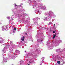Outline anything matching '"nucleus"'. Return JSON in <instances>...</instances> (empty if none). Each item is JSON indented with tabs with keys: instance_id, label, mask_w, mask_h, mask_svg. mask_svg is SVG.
Segmentation results:
<instances>
[{
	"instance_id": "f257e3e1",
	"label": "nucleus",
	"mask_w": 65,
	"mask_h": 65,
	"mask_svg": "<svg viewBox=\"0 0 65 65\" xmlns=\"http://www.w3.org/2000/svg\"><path fill=\"white\" fill-rule=\"evenodd\" d=\"M4 40L3 39H1L0 41L1 43H3L2 45H5V43H4Z\"/></svg>"
},
{
	"instance_id": "f03ea898",
	"label": "nucleus",
	"mask_w": 65,
	"mask_h": 65,
	"mask_svg": "<svg viewBox=\"0 0 65 65\" xmlns=\"http://www.w3.org/2000/svg\"><path fill=\"white\" fill-rule=\"evenodd\" d=\"M24 39H25V37L24 36H23V37H22L21 38V40L22 41H24Z\"/></svg>"
},
{
	"instance_id": "7ed1b4c3",
	"label": "nucleus",
	"mask_w": 65,
	"mask_h": 65,
	"mask_svg": "<svg viewBox=\"0 0 65 65\" xmlns=\"http://www.w3.org/2000/svg\"><path fill=\"white\" fill-rule=\"evenodd\" d=\"M55 37H56V35H54L53 37V38H55Z\"/></svg>"
},
{
	"instance_id": "20e7f679",
	"label": "nucleus",
	"mask_w": 65,
	"mask_h": 65,
	"mask_svg": "<svg viewBox=\"0 0 65 65\" xmlns=\"http://www.w3.org/2000/svg\"><path fill=\"white\" fill-rule=\"evenodd\" d=\"M57 63H58V64H60V61H58L57 62Z\"/></svg>"
},
{
	"instance_id": "39448f33",
	"label": "nucleus",
	"mask_w": 65,
	"mask_h": 65,
	"mask_svg": "<svg viewBox=\"0 0 65 65\" xmlns=\"http://www.w3.org/2000/svg\"><path fill=\"white\" fill-rule=\"evenodd\" d=\"M16 29H17V28H15H15H14V30H16Z\"/></svg>"
},
{
	"instance_id": "423d86ee",
	"label": "nucleus",
	"mask_w": 65,
	"mask_h": 65,
	"mask_svg": "<svg viewBox=\"0 0 65 65\" xmlns=\"http://www.w3.org/2000/svg\"><path fill=\"white\" fill-rule=\"evenodd\" d=\"M15 6H17V4H15Z\"/></svg>"
},
{
	"instance_id": "0eeeda50",
	"label": "nucleus",
	"mask_w": 65,
	"mask_h": 65,
	"mask_svg": "<svg viewBox=\"0 0 65 65\" xmlns=\"http://www.w3.org/2000/svg\"><path fill=\"white\" fill-rule=\"evenodd\" d=\"M43 9H46V8L45 7L44 8H43Z\"/></svg>"
},
{
	"instance_id": "6e6552de",
	"label": "nucleus",
	"mask_w": 65,
	"mask_h": 65,
	"mask_svg": "<svg viewBox=\"0 0 65 65\" xmlns=\"http://www.w3.org/2000/svg\"><path fill=\"white\" fill-rule=\"evenodd\" d=\"M53 33H55V31H54L53 32Z\"/></svg>"
},
{
	"instance_id": "1a4fd4ad",
	"label": "nucleus",
	"mask_w": 65,
	"mask_h": 65,
	"mask_svg": "<svg viewBox=\"0 0 65 65\" xmlns=\"http://www.w3.org/2000/svg\"><path fill=\"white\" fill-rule=\"evenodd\" d=\"M21 5H23V4L21 3Z\"/></svg>"
},
{
	"instance_id": "9d476101",
	"label": "nucleus",
	"mask_w": 65,
	"mask_h": 65,
	"mask_svg": "<svg viewBox=\"0 0 65 65\" xmlns=\"http://www.w3.org/2000/svg\"><path fill=\"white\" fill-rule=\"evenodd\" d=\"M2 31H3V29H2Z\"/></svg>"
},
{
	"instance_id": "9b49d317",
	"label": "nucleus",
	"mask_w": 65,
	"mask_h": 65,
	"mask_svg": "<svg viewBox=\"0 0 65 65\" xmlns=\"http://www.w3.org/2000/svg\"><path fill=\"white\" fill-rule=\"evenodd\" d=\"M54 26H55V24H54Z\"/></svg>"
},
{
	"instance_id": "f8f14e48",
	"label": "nucleus",
	"mask_w": 65,
	"mask_h": 65,
	"mask_svg": "<svg viewBox=\"0 0 65 65\" xmlns=\"http://www.w3.org/2000/svg\"><path fill=\"white\" fill-rule=\"evenodd\" d=\"M41 41H42V40H41Z\"/></svg>"
},
{
	"instance_id": "ddd939ff",
	"label": "nucleus",
	"mask_w": 65,
	"mask_h": 65,
	"mask_svg": "<svg viewBox=\"0 0 65 65\" xmlns=\"http://www.w3.org/2000/svg\"><path fill=\"white\" fill-rule=\"evenodd\" d=\"M11 20H13V19L12 18V19H11Z\"/></svg>"
},
{
	"instance_id": "4468645a",
	"label": "nucleus",
	"mask_w": 65,
	"mask_h": 65,
	"mask_svg": "<svg viewBox=\"0 0 65 65\" xmlns=\"http://www.w3.org/2000/svg\"><path fill=\"white\" fill-rule=\"evenodd\" d=\"M26 35H27V33H26Z\"/></svg>"
},
{
	"instance_id": "2eb2a0df",
	"label": "nucleus",
	"mask_w": 65,
	"mask_h": 65,
	"mask_svg": "<svg viewBox=\"0 0 65 65\" xmlns=\"http://www.w3.org/2000/svg\"><path fill=\"white\" fill-rule=\"evenodd\" d=\"M28 65H30V64H28Z\"/></svg>"
},
{
	"instance_id": "dca6fc26",
	"label": "nucleus",
	"mask_w": 65,
	"mask_h": 65,
	"mask_svg": "<svg viewBox=\"0 0 65 65\" xmlns=\"http://www.w3.org/2000/svg\"><path fill=\"white\" fill-rule=\"evenodd\" d=\"M25 52H26V51H25Z\"/></svg>"
},
{
	"instance_id": "f3484780",
	"label": "nucleus",
	"mask_w": 65,
	"mask_h": 65,
	"mask_svg": "<svg viewBox=\"0 0 65 65\" xmlns=\"http://www.w3.org/2000/svg\"><path fill=\"white\" fill-rule=\"evenodd\" d=\"M20 6H21L20 5Z\"/></svg>"
}]
</instances>
